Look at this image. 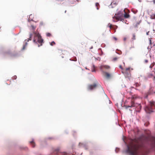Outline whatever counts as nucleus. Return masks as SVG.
<instances>
[{
	"mask_svg": "<svg viewBox=\"0 0 155 155\" xmlns=\"http://www.w3.org/2000/svg\"><path fill=\"white\" fill-rule=\"evenodd\" d=\"M113 39L115 41H117V38L115 37H114L113 38Z\"/></svg>",
	"mask_w": 155,
	"mask_h": 155,
	"instance_id": "25",
	"label": "nucleus"
},
{
	"mask_svg": "<svg viewBox=\"0 0 155 155\" xmlns=\"http://www.w3.org/2000/svg\"><path fill=\"white\" fill-rule=\"evenodd\" d=\"M149 39L150 45V47L149 46H148V49H149V48H151L152 47L151 45L152 44V42H151V38H149Z\"/></svg>",
	"mask_w": 155,
	"mask_h": 155,
	"instance_id": "17",
	"label": "nucleus"
},
{
	"mask_svg": "<svg viewBox=\"0 0 155 155\" xmlns=\"http://www.w3.org/2000/svg\"><path fill=\"white\" fill-rule=\"evenodd\" d=\"M127 153L130 155H139V146L137 144L131 143L127 146Z\"/></svg>",
	"mask_w": 155,
	"mask_h": 155,
	"instance_id": "1",
	"label": "nucleus"
},
{
	"mask_svg": "<svg viewBox=\"0 0 155 155\" xmlns=\"http://www.w3.org/2000/svg\"><path fill=\"white\" fill-rule=\"evenodd\" d=\"M34 33L35 34V36L33 40V42L35 43L38 42V43L40 44V45H38V47L41 46L42 43H43V40L41 38V36L38 33L34 32Z\"/></svg>",
	"mask_w": 155,
	"mask_h": 155,
	"instance_id": "2",
	"label": "nucleus"
},
{
	"mask_svg": "<svg viewBox=\"0 0 155 155\" xmlns=\"http://www.w3.org/2000/svg\"><path fill=\"white\" fill-rule=\"evenodd\" d=\"M136 35L135 34H133L132 35V41H134V40H135L136 39Z\"/></svg>",
	"mask_w": 155,
	"mask_h": 155,
	"instance_id": "12",
	"label": "nucleus"
},
{
	"mask_svg": "<svg viewBox=\"0 0 155 155\" xmlns=\"http://www.w3.org/2000/svg\"><path fill=\"white\" fill-rule=\"evenodd\" d=\"M27 45V43L26 42L25 43V45H23V48H22V50H24L25 49V48L26 47Z\"/></svg>",
	"mask_w": 155,
	"mask_h": 155,
	"instance_id": "20",
	"label": "nucleus"
},
{
	"mask_svg": "<svg viewBox=\"0 0 155 155\" xmlns=\"http://www.w3.org/2000/svg\"><path fill=\"white\" fill-rule=\"evenodd\" d=\"M118 2V1L114 0L111 3L110 6H111L112 8H113L115 6L117 5Z\"/></svg>",
	"mask_w": 155,
	"mask_h": 155,
	"instance_id": "7",
	"label": "nucleus"
},
{
	"mask_svg": "<svg viewBox=\"0 0 155 155\" xmlns=\"http://www.w3.org/2000/svg\"><path fill=\"white\" fill-rule=\"evenodd\" d=\"M134 107V102L133 101L132 102H131V106H126L125 107L126 109H127L129 107Z\"/></svg>",
	"mask_w": 155,
	"mask_h": 155,
	"instance_id": "9",
	"label": "nucleus"
},
{
	"mask_svg": "<svg viewBox=\"0 0 155 155\" xmlns=\"http://www.w3.org/2000/svg\"><path fill=\"white\" fill-rule=\"evenodd\" d=\"M66 11H65V13H66Z\"/></svg>",
	"mask_w": 155,
	"mask_h": 155,
	"instance_id": "34",
	"label": "nucleus"
},
{
	"mask_svg": "<svg viewBox=\"0 0 155 155\" xmlns=\"http://www.w3.org/2000/svg\"><path fill=\"white\" fill-rule=\"evenodd\" d=\"M113 21L115 22L118 21H121L122 19L121 16L120 15L119 13L117 14H115L114 16L113 17Z\"/></svg>",
	"mask_w": 155,
	"mask_h": 155,
	"instance_id": "5",
	"label": "nucleus"
},
{
	"mask_svg": "<svg viewBox=\"0 0 155 155\" xmlns=\"http://www.w3.org/2000/svg\"><path fill=\"white\" fill-rule=\"evenodd\" d=\"M30 144L33 147H35V142H34L33 140L30 141Z\"/></svg>",
	"mask_w": 155,
	"mask_h": 155,
	"instance_id": "16",
	"label": "nucleus"
},
{
	"mask_svg": "<svg viewBox=\"0 0 155 155\" xmlns=\"http://www.w3.org/2000/svg\"><path fill=\"white\" fill-rule=\"evenodd\" d=\"M149 33V31H148V32H147V35H148V33Z\"/></svg>",
	"mask_w": 155,
	"mask_h": 155,
	"instance_id": "33",
	"label": "nucleus"
},
{
	"mask_svg": "<svg viewBox=\"0 0 155 155\" xmlns=\"http://www.w3.org/2000/svg\"><path fill=\"white\" fill-rule=\"evenodd\" d=\"M32 34H30V37L29 38H28L27 40V41H28L29 40H31V38L32 37Z\"/></svg>",
	"mask_w": 155,
	"mask_h": 155,
	"instance_id": "19",
	"label": "nucleus"
},
{
	"mask_svg": "<svg viewBox=\"0 0 155 155\" xmlns=\"http://www.w3.org/2000/svg\"><path fill=\"white\" fill-rule=\"evenodd\" d=\"M108 26L110 29H111L112 28V25L110 23L108 24Z\"/></svg>",
	"mask_w": 155,
	"mask_h": 155,
	"instance_id": "23",
	"label": "nucleus"
},
{
	"mask_svg": "<svg viewBox=\"0 0 155 155\" xmlns=\"http://www.w3.org/2000/svg\"><path fill=\"white\" fill-rule=\"evenodd\" d=\"M149 123L148 122L147 123H145L144 124V125L146 126H147L149 124Z\"/></svg>",
	"mask_w": 155,
	"mask_h": 155,
	"instance_id": "26",
	"label": "nucleus"
},
{
	"mask_svg": "<svg viewBox=\"0 0 155 155\" xmlns=\"http://www.w3.org/2000/svg\"><path fill=\"white\" fill-rule=\"evenodd\" d=\"M124 12L125 13V14H124V17L125 18H128L130 16L129 15L126 13L125 12V10H124Z\"/></svg>",
	"mask_w": 155,
	"mask_h": 155,
	"instance_id": "11",
	"label": "nucleus"
},
{
	"mask_svg": "<svg viewBox=\"0 0 155 155\" xmlns=\"http://www.w3.org/2000/svg\"><path fill=\"white\" fill-rule=\"evenodd\" d=\"M120 68H121V66H120Z\"/></svg>",
	"mask_w": 155,
	"mask_h": 155,
	"instance_id": "35",
	"label": "nucleus"
},
{
	"mask_svg": "<svg viewBox=\"0 0 155 155\" xmlns=\"http://www.w3.org/2000/svg\"><path fill=\"white\" fill-rule=\"evenodd\" d=\"M43 23L42 22H41L40 23V25H43Z\"/></svg>",
	"mask_w": 155,
	"mask_h": 155,
	"instance_id": "28",
	"label": "nucleus"
},
{
	"mask_svg": "<svg viewBox=\"0 0 155 155\" xmlns=\"http://www.w3.org/2000/svg\"><path fill=\"white\" fill-rule=\"evenodd\" d=\"M138 97L137 96L134 95L133 96H132L131 99V101L132 102L133 101H134V100L135 99H136Z\"/></svg>",
	"mask_w": 155,
	"mask_h": 155,
	"instance_id": "13",
	"label": "nucleus"
},
{
	"mask_svg": "<svg viewBox=\"0 0 155 155\" xmlns=\"http://www.w3.org/2000/svg\"><path fill=\"white\" fill-rule=\"evenodd\" d=\"M127 39V38H124V41H125Z\"/></svg>",
	"mask_w": 155,
	"mask_h": 155,
	"instance_id": "29",
	"label": "nucleus"
},
{
	"mask_svg": "<svg viewBox=\"0 0 155 155\" xmlns=\"http://www.w3.org/2000/svg\"><path fill=\"white\" fill-rule=\"evenodd\" d=\"M155 93V87H151L148 92L149 94H152Z\"/></svg>",
	"mask_w": 155,
	"mask_h": 155,
	"instance_id": "6",
	"label": "nucleus"
},
{
	"mask_svg": "<svg viewBox=\"0 0 155 155\" xmlns=\"http://www.w3.org/2000/svg\"><path fill=\"white\" fill-rule=\"evenodd\" d=\"M145 62L146 63H147V62H148V60H145Z\"/></svg>",
	"mask_w": 155,
	"mask_h": 155,
	"instance_id": "30",
	"label": "nucleus"
},
{
	"mask_svg": "<svg viewBox=\"0 0 155 155\" xmlns=\"http://www.w3.org/2000/svg\"><path fill=\"white\" fill-rule=\"evenodd\" d=\"M141 85V84L140 83V82L139 83L137 82H135V84H134V85L135 86V87H139Z\"/></svg>",
	"mask_w": 155,
	"mask_h": 155,
	"instance_id": "10",
	"label": "nucleus"
},
{
	"mask_svg": "<svg viewBox=\"0 0 155 155\" xmlns=\"http://www.w3.org/2000/svg\"><path fill=\"white\" fill-rule=\"evenodd\" d=\"M55 45V43L54 41H52L50 43V45L52 46H53Z\"/></svg>",
	"mask_w": 155,
	"mask_h": 155,
	"instance_id": "21",
	"label": "nucleus"
},
{
	"mask_svg": "<svg viewBox=\"0 0 155 155\" xmlns=\"http://www.w3.org/2000/svg\"><path fill=\"white\" fill-rule=\"evenodd\" d=\"M153 3L155 4V0H153Z\"/></svg>",
	"mask_w": 155,
	"mask_h": 155,
	"instance_id": "32",
	"label": "nucleus"
},
{
	"mask_svg": "<svg viewBox=\"0 0 155 155\" xmlns=\"http://www.w3.org/2000/svg\"><path fill=\"white\" fill-rule=\"evenodd\" d=\"M154 102H150V105L145 108V110L147 113H150L153 112V110L154 108Z\"/></svg>",
	"mask_w": 155,
	"mask_h": 155,
	"instance_id": "3",
	"label": "nucleus"
},
{
	"mask_svg": "<svg viewBox=\"0 0 155 155\" xmlns=\"http://www.w3.org/2000/svg\"><path fill=\"white\" fill-rule=\"evenodd\" d=\"M117 59V58H113V60L114 61H116Z\"/></svg>",
	"mask_w": 155,
	"mask_h": 155,
	"instance_id": "27",
	"label": "nucleus"
},
{
	"mask_svg": "<svg viewBox=\"0 0 155 155\" xmlns=\"http://www.w3.org/2000/svg\"><path fill=\"white\" fill-rule=\"evenodd\" d=\"M13 79H16L17 78V76H14L13 77Z\"/></svg>",
	"mask_w": 155,
	"mask_h": 155,
	"instance_id": "24",
	"label": "nucleus"
},
{
	"mask_svg": "<svg viewBox=\"0 0 155 155\" xmlns=\"http://www.w3.org/2000/svg\"><path fill=\"white\" fill-rule=\"evenodd\" d=\"M96 6H97V9H98V6H99V4L98 3H96Z\"/></svg>",
	"mask_w": 155,
	"mask_h": 155,
	"instance_id": "22",
	"label": "nucleus"
},
{
	"mask_svg": "<svg viewBox=\"0 0 155 155\" xmlns=\"http://www.w3.org/2000/svg\"><path fill=\"white\" fill-rule=\"evenodd\" d=\"M100 68L101 71H102L104 68L109 69L110 68V67L109 66L107 65H102L100 67Z\"/></svg>",
	"mask_w": 155,
	"mask_h": 155,
	"instance_id": "8",
	"label": "nucleus"
},
{
	"mask_svg": "<svg viewBox=\"0 0 155 155\" xmlns=\"http://www.w3.org/2000/svg\"><path fill=\"white\" fill-rule=\"evenodd\" d=\"M46 35L47 36V37H51L52 36L51 34L50 33H49V32L47 33H46Z\"/></svg>",
	"mask_w": 155,
	"mask_h": 155,
	"instance_id": "18",
	"label": "nucleus"
},
{
	"mask_svg": "<svg viewBox=\"0 0 155 155\" xmlns=\"http://www.w3.org/2000/svg\"><path fill=\"white\" fill-rule=\"evenodd\" d=\"M98 87L102 88L98 84V83H95L93 84L88 85L87 87V89L88 91H92Z\"/></svg>",
	"mask_w": 155,
	"mask_h": 155,
	"instance_id": "4",
	"label": "nucleus"
},
{
	"mask_svg": "<svg viewBox=\"0 0 155 155\" xmlns=\"http://www.w3.org/2000/svg\"><path fill=\"white\" fill-rule=\"evenodd\" d=\"M92 72H95V70L94 69L92 70Z\"/></svg>",
	"mask_w": 155,
	"mask_h": 155,
	"instance_id": "31",
	"label": "nucleus"
},
{
	"mask_svg": "<svg viewBox=\"0 0 155 155\" xmlns=\"http://www.w3.org/2000/svg\"><path fill=\"white\" fill-rule=\"evenodd\" d=\"M130 68H127L126 69V72H127L128 73V76H129V75H130Z\"/></svg>",
	"mask_w": 155,
	"mask_h": 155,
	"instance_id": "15",
	"label": "nucleus"
},
{
	"mask_svg": "<svg viewBox=\"0 0 155 155\" xmlns=\"http://www.w3.org/2000/svg\"><path fill=\"white\" fill-rule=\"evenodd\" d=\"M105 76L107 78H109L110 77V75L107 72H105Z\"/></svg>",
	"mask_w": 155,
	"mask_h": 155,
	"instance_id": "14",
	"label": "nucleus"
}]
</instances>
